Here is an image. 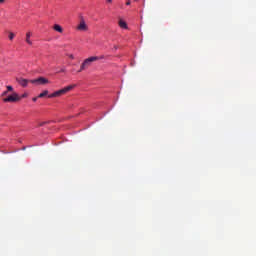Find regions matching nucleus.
I'll list each match as a JSON object with an SVG mask.
<instances>
[{"label":"nucleus","mask_w":256,"mask_h":256,"mask_svg":"<svg viewBox=\"0 0 256 256\" xmlns=\"http://www.w3.org/2000/svg\"><path fill=\"white\" fill-rule=\"evenodd\" d=\"M73 89H75V85H69L60 90L55 91L52 94H49L48 97H49V99H53L55 97H61V95H65L66 93H69V91H71Z\"/></svg>","instance_id":"nucleus-1"},{"label":"nucleus","mask_w":256,"mask_h":256,"mask_svg":"<svg viewBox=\"0 0 256 256\" xmlns=\"http://www.w3.org/2000/svg\"><path fill=\"white\" fill-rule=\"evenodd\" d=\"M94 61H99V58L97 56H92L85 59L81 64L78 73H81V71H85V69H89V67H91V63H94Z\"/></svg>","instance_id":"nucleus-2"},{"label":"nucleus","mask_w":256,"mask_h":256,"mask_svg":"<svg viewBox=\"0 0 256 256\" xmlns=\"http://www.w3.org/2000/svg\"><path fill=\"white\" fill-rule=\"evenodd\" d=\"M21 100V97L19 94L16 92H13L11 95H9L6 98H3L4 103H17L18 101Z\"/></svg>","instance_id":"nucleus-3"},{"label":"nucleus","mask_w":256,"mask_h":256,"mask_svg":"<svg viewBox=\"0 0 256 256\" xmlns=\"http://www.w3.org/2000/svg\"><path fill=\"white\" fill-rule=\"evenodd\" d=\"M30 83H32V85H47L50 82L49 79L45 77H38L36 79L30 80Z\"/></svg>","instance_id":"nucleus-4"},{"label":"nucleus","mask_w":256,"mask_h":256,"mask_svg":"<svg viewBox=\"0 0 256 256\" xmlns=\"http://www.w3.org/2000/svg\"><path fill=\"white\" fill-rule=\"evenodd\" d=\"M77 31H89V26L85 22V19L81 17L79 24L76 27Z\"/></svg>","instance_id":"nucleus-5"},{"label":"nucleus","mask_w":256,"mask_h":256,"mask_svg":"<svg viewBox=\"0 0 256 256\" xmlns=\"http://www.w3.org/2000/svg\"><path fill=\"white\" fill-rule=\"evenodd\" d=\"M19 85H21L22 87H27V85L29 83H31V80H28V79H24V78H19L17 79Z\"/></svg>","instance_id":"nucleus-6"},{"label":"nucleus","mask_w":256,"mask_h":256,"mask_svg":"<svg viewBox=\"0 0 256 256\" xmlns=\"http://www.w3.org/2000/svg\"><path fill=\"white\" fill-rule=\"evenodd\" d=\"M118 25H119V27H121V29H128L127 22H125L121 19L119 20Z\"/></svg>","instance_id":"nucleus-7"},{"label":"nucleus","mask_w":256,"mask_h":256,"mask_svg":"<svg viewBox=\"0 0 256 256\" xmlns=\"http://www.w3.org/2000/svg\"><path fill=\"white\" fill-rule=\"evenodd\" d=\"M53 29H54V31H57V33H63V27H61V25H59V24H55L53 26Z\"/></svg>","instance_id":"nucleus-8"},{"label":"nucleus","mask_w":256,"mask_h":256,"mask_svg":"<svg viewBox=\"0 0 256 256\" xmlns=\"http://www.w3.org/2000/svg\"><path fill=\"white\" fill-rule=\"evenodd\" d=\"M26 43H27L28 45H33V42L31 41V32H28V33L26 34Z\"/></svg>","instance_id":"nucleus-9"},{"label":"nucleus","mask_w":256,"mask_h":256,"mask_svg":"<svg viewBox=\"0 0 256 256\" xmlns=\"http://www.w3.org/2000/svg\"><path fill=\"white\" fill-rule=\"evenodd\" d=\"M47 95H49V91L48 90H44L42 93H40L38 95V97L41 99L43 97H47Z\"/></svg>","instance_id":"nucleus-10"},{"label":"nucleus","mask_w":256,"mask_h":256,"mask_svg":"<svg viewBox=\"0 0 256 256\" xmlns=\"http://www.w3.org/2000/svg\"><path fill=\"white\" fill-rule=\"evenodd\" d=\"M9 39L10 41H13V39H15V34L13 32L9 33Z\"/></svg>","instance_id":"nucleus-11"},{"label":"nucleus","mask_w":256,"mask_h":256,"mask_svg":"<svg viewBox=\"0 0 256 256\" xmlns=\"http://www.w3.org/2000/svg\"><path fill=\"white\" fill-rule=\"evenodd\" d=\"M6 89H7V92L9 93L13 91V86H6Z\"/></svg>","instance_id":"nucleus-12"},{"label":"nucleus","mask_w":256,"mask_h":256,"mask_svg":"<svg viewBox=\"0 0 256 256\" xmlns=\"http://www.w3.org/2000/svg\"><path fill=\"white\" fill-rule=\"evenodd\" d=\"M9 92L6 90L2 93V97H6V95L8 94Z\"/></svg>","instance_id":"nucleus-13"},{"label":"nucleus","mask_w":256,"mask_h":256,"mask_svg":"<svg viewBox=\"0 0 256 256\" xmlns=\"http://www.w3.org/2000/svg\"><path fill=\"white\" fill-rule=\"evenodd\" d=\"M9 92L6 90L2 93V97H6V95L8 94Z\"/></svg>","instance_id":"nucleus-14"},{"label":"nucleus","mask_w":256,"mask_h":256,"mask_svg":"<svg viewBox=\"0 0 256 256\" xmlns=\"http://www.w3.org/2000/svg\"><path fill=\"white\" fill-rule=\"evenodd\" d=\"M97 58H98V61L99 59H105V55L97 56Z\"/></svg>","instance_id":"nucleus-15"},{"label":"nucleus","mask_w":256,"mask_h":256,"mask_svg":"<svg viewBox=\"0 0 256 256\" xmlns=\"http://www.w3.org/2000/svg\"><path fill=\"white\" fill-rule=\"evenodd\" d=\"M25 97H27V93H24V94L20 97V99H25Z\"/></svg>","instance_id":"nucleus-16"},{"label":"nucleus","mask_w":256,"mask_h":256,"mask_svg":"<svg viewBox=\"0 0 256 256\" xmlns=\"http://www.w3.org/2000/svg\"><path fill=\"white\" fill-rule=\"evenodd\" d=\"M58 73H65V68H62Z\"/></svg>","instance_id":"nucleus-17"},{"label":"nucleus","mask_w":256,"mask_h":256,"mask_svg":"<svg viewBox=\"0 0 256 256\" xmlns=\"http://www.w3.org/2000/svg\"><path fill=\"white\" fill-rule=\"evenodd\" d=\"M126 5H131V0H128V1L126 2Z\"/></svg>","instance_id":"nucleus-18"},{"label":"nucleus","mask_w":256,"mask_h":256,"mask_svg":"<svg viewBox=\"0 0 256 256\" xmlns=\"http://www.w3.org/2000/svg\"><path fill=\"white\" fill-rule=\"evenodd\" d=\"M43 125H45V122L40 123L39 127H43Z\"/></svg>","instance_id":"nucleus-19"},{"label":"nucleus","mask_w":256,"mask_h":256,"mask_svg":"<svg viewBox=\"0 0 256 256\" xmlns=\"http://www.w3.org/2000/svg\"><path fill=\"white\" fill-rule=\"evenodd\" d=\"M106 3H113V0H106Z\"/></svg>","instance_id":"nucleus-20"},{"label":"nucleus","mask_w":256,"mask_h":256,"mask_svg":"<svg viewBox=\"0 0 256 256\" xmlns=\"http://www.w3.org/2000/svg\"><path fill=\"white\" fill-rule=\"evenodd\" d=\"M32 101H34V102L37 101V97H34V98L32 99Z\"/></svg>","instance_id":"nucleus-21"},{"label":"nucleus","mask_w":256,"mask_h":256,"mask_svg":"<svg viewBox=\"0 0 256 256\" xmlns=\"http://www.w3.org/2000/svg\"><path fill=\"white\" fill-rule=\"evenodd\" d=\"M114 49H115V51H117V49H119V47H117V46H114Z\"/></svg>","instance_id":"nucleus-22"},{"label":"nucleus","mask_w":256,"mask_h":256,"mask_svg":"<svg viewBox=\"0 0 256 256\" xmlns=\"http://www.w3.org/2000/svg\"><path fill=\"white\" fill-rule=\"evenodd\" d=\"M0 3H5V0H0Z\"/></svg>","instance_id":"nucleus-23"}]
</instances>
